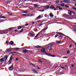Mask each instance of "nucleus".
<instances>
[{
	"instance_id": "nucleus-63",
	"label": "nucleus",
	"mask_w": 76,
	"mask_h": 76,
	"mask_svg": "<svg viewBox=\"0 0 76 76\" xmlns=\"http://www.w3.org/2000/svg\"><path fill=\"white\" fill-rule=\"evenodd\" d=\"M12 13H10V14L9 15V16H12Z\"/></svg>"
},
{
	"instance_id": "nucleus-25",
	"label": "nucleus",
	"mask_w": 76,
	"mask_h": 76,
	"mask_svg": "<svg viewBox=\"0 0 76 76\" xmlns=\"http://www.w3.org/2000/svg\"><path fill=\"white\" fill-rule=\"evenodd\" d=\"M42 25H44V24H39V25H38V27H41V26H42Z\"/></svg>"
},
{
	"instance_id": "nucleus-1",
	"label": "nucleus",
	"mask_w": 76,
	"mask_h": 76,
	"mask_svg": "<svg viewBox=\"0 0 76 76\" xmlns=\"http://www.w3.org/2000/svg\"><path fill=\"white\" fill-rule=\"evenodd\" d=\"M28 35L31 37H34L35 36V33H34V32L32 31H31L30 33H29Z\"/></svg>"
},
{
	"instance_id": "nucleus-24",
	"label": "nucleus",
	"mask_w": 76,
	"mask_h": 76,
	"mask_svg": "<svg viewBox=\"0 0 76 76\" xmlns=\"http://www.w3.org/2000/svg\"><path fill=\"white\" fill-rule=\"evenodd\" d=\"M27 16H32L33 15L31 14H27Z\"/></svg>"
},
{
	"instance_id": "nucleus-53",
	"label": "nucleus",
	"mask_w": 76,
	"mask_h": 76,
	"mask_svg": "<svg viewBox=\"0 0 76 76\" xmlns=\"http://www.w3.org/2000/svg\"><path fill=\"white\" fill-rule=\"evenodd\" d=\"M67 58V57L66 56L64 57H62V58Z\"/></svg>"
},
{
	"instance_id": "nucleus-14",
	"label": "nucleus",
	"mask_w": 76,
	"mask_h": 76,
	"mask_svg": "<svg viewBox=\"0 0 76 76\" xmlns=\"http://www.w3.org/2000/svg\"><path fill=\"white\" fill-rule=\"evenodd\" d=\"M50 6L49 5H47L46 6H45V8H44V9H49L50 8Z\"/></svg>"
},
{
	"instance_id": "nucleus-35",
	"label": "nucleus",
	"mask_w": 76,
	"mask_h": 76,
	"mask_svg": "<svg viewBox=\"0 0 76 76\" xmlns=\"http://www.w3.org/2000/svg\"><path fill=\"white\" fill-rule=\"evenodd\" d=\"M75 18L74 17H72V18H68L69 19H73Z\"/></svg>"
},
{
	"instance_id": "nucleus-5",
	"label": "nucleus",
	"mask_w": 76,
	"mask_h": 76,
	"mask_svg": "<svg viewBox=\"0 0 76 76\" xmlns=\"http://www.w3.org/2000/svg\"><path fill=\"white\" fill-rule=\"evenodd\" d=\"M13 64H12L11 66L9 67V70H12L13 69Z\"/></svg>"
},
{
	"instance_id": "nucleus-64",
	"label": "nucleus",
	"mask_w": 76,
	"mask_h": 76,
	"mask_svg": "<svg viewBox=\"0 0 76 76\" xmlns=\"http://www.w3.org/2000/svg\"><path fill=\"white\" fill-rule=\"evenodd\" d=\"M34 73H37V71H34Z\"/></svg>"
},
{
	"instance_id": "nucleus-15",
	"label": "nucleus",
	"mask_w": 76,
	"mask_h": 76,
	"mask_svg": "<svg viewBox=\"0 0 76 76\" xmlns=\"http://www.w3.org/2000/svg\"><path fill=\"white\" fill-rule=\"evenodd\" d=\"M47 48L48 49V50H52V47H51V46H49Z\"/></svg>"
},
{
	"instance_id": "nucleus-17",
	"label": "nucleus",
	"mask_w": 76,
	"mask_h": 76,
	"mask_svg": "<svg viewBox=\"0 0 76 76\" xmlns=\"http://www.w3.org/2000/svg\"><path fill=\"white\" fill-rule=\"evenodd\" d=\"M70 11H72L70 10H68V12H68V13L69 14V15H72V12H70Z\"/></svg>"
},
{
	"instance_id": "nucleus-22",
	"label": "nucleus",
	"mask_w": 76,
	"mask_h": 76,
	"mask_svg": "<svg viewBox=\"0 0 76 76\" xmlns=\"http://www.w3.org/2000/svg\"><path fill=\"white\" fill-rule=\"evenodd\" d=\"M58 39H63V37L60 36L58 37Z\"/></svg>"
},
{
	"instance_id": "nucleus-42",
	"label": "nucleus",
	"mask_w": 76,
	"mask_h": 76,
	"mask_svg": "<svg viewBox=\"0 0 76 76\" xmlns=\"http://www.w3.org/2000/svg\"><path fill=\"white\" fill-rule=\"evenodd\" d=\"M38 62H39V63L40 62V63H42V61L41 60H40V59H39L38 61Z\"/></svg>"
},
{
	"instance_id": "nucleus-61",
	"label": "nucleus",
	"mask_w": 76,
	"mask_h": 76,
	"mask_svg": "<svg viewBox=\"0 0 76 76\" xmlns=\"http://www.w3.org/2000/svg\"><path fill=\"white\" fill-rule=\"evenodd\" d=\"M9 41H6V43L7 44H8V43H9Z\"/></svg>"
},
{
	"instance_id": "nucleus-59",
	"label": "nucleus",
	"mask_w": 76,
	"mask_h": 76,
	"mask_svg": "<svg viewBox=\"0 0 76 76\" xmlns=\"http://www.w3.org/2000/svg\"><path fill=\"white\" fill-rule=\"evenodd\" d=\"M14 54V52H10V54Z\"/></svg>"
},
{
	"instance_id": "nucleus-34",
	"label": "nucleus",
	"mask_w": 76,
	"mask_h": 76,
	"mask_svg": "<svg viewBox=\"0 0 76 76\" xmlns=\"http://www.w3.org/2000/svg\"><path fill=\"white\" fill-rule=\"evenodd\" d=\"M65 7H66L67 8H69V6L67 5H65Z\"/></svg>"
},
{
	"instance_id": "nucleus-28",
	"label": "nucleus",
	"mask_w": 76,
	"mask_h": 76,
	"mask_svg": "<svg viewBox=\"0 0 76 76\" xmlns=\"http://www.w3.org/2000/svg\"><path fill=\"white\" fill-rule=\"evenodd\" d=\"M32 1L33 3H34V2H38V1H37V0H32Z\"/></svg>"
},
{
	"instance_id": "nucleus-49",
	"label": "nucleus",
	"mask_w": 76,
	"mask_h": 76,
	"mask_svg": "<svg viewBox=\"0 0 76 76\" xmlns=\"http://www.w3.org/2000/svg\"><path fill=\"white\" fill-rule=\"evenodd\" d=\"M12 61H11L10 62V61H8V62L9 63V64H11V63H12Z\"/></svg>"
},
{
	"instance_id": "nucleus-39",
	"label": "nucleus",
	"mask_w": 76,
	"mask_h": 76,
	"mask_svg": "<svg viewBox=\"0 0 76 76\" xmlns=\"http://www.w3.org/2000/svg\"><path fill=\"white\" fill-rule=\"evenodd\" d=\"M27 2L28 3H29V1H32V0H27Z\"/></svg>"
},
{
	"instance_id": "nucleus-36",
	"label": "nucleus",
	"mask_w": 76,
	"mask_h": 76,
	"mask_svg": "<svg viewBox=\"0 0 76 76\" xmlns=\"http://www.w3.org/2000/svg\"><path fill=\"white\" fill-rule=\"evenodd\" d=\"M70 12H72V14H73V15H75V12H73V11H70Z\"/></svg>"
},
{
	"instance_id": "nucleus-38",
	"label": "nucleus",
	"mask_w": 76,
	"mask_h": 76,
	"mask_svg": "<svg viewBox=\"0 0 76 76\" xmlns=\"http://www.w3.org/2000/svg\"><path fill=\"white\" fill-rule=\"evenodd\" d=\"M23 31V29H22L20 31L19 33H21V32H22Z\"/></svg>"
},
{
	"instance_id": "nucleus-37",
	"label": "nucleus",
	"mask_w": 76,
	"mask_h": 76,
	"mask_svg": "<svg viewBox=\"0 0 76 76\" xmlns=\"http://www.w3.org/2000/svg\"><path fill=\"white\" fill-rule=\"evenodd\" d=\"M2 31H1V34H4V32H2Z\"/></svg>"
},
{
	"instance_id": "nucleus-7",
	"label": "nucleus",
	"mask_w": 76,
	"mask_h": 76,
	"mask_svg": "<svg viewBox=\"0 0 76 76\" xmlns=\"http://www.w3.org/2000/svg\"><path fill=\"white\" fill-rule=\"evenodd\" d=\"M9 31V30L8 29L7 30H5L4 31H2V32H4V34H7L8 33V31Z\"/></svg>"
},
{
	"instance_id": "nucleus-54",
	"label": "nucleus",
	"mask_w": 76,
	"mask_h": 76,
	"mask_svg": "<svg viewBox=\"0 0 76 76\" xmlns=\"http://www.w3.org/2000/svg\"><path fill=\"white\" fill-rule=\"evenodd\" d=\"M4 20H1V22H3V21H4Z\"/></svg>"
},
{
	"instance_id": "nucleus-57",
	"label": "nucleus",
	"mask_w": 76,
	"mask_h": 76,
	"mask_svg": "<svg viewBox=\"0 0 76 76\" xmlns=\"http://www.w3.org/2000/svg\"><path fill=\"white\" fill-rule=\"evenodd\" d=\"M71 66H72V67H73V66H75V65H74V64H72Z\"/></svg>"
},
{
	"instance_id": "nucleus-6",
	"label": "nucleus",
	"mask_w": 76,
	"mask_h": 76,
	"mask_svg": "<svg viewBox=\"0 0 76 76\" xmlns=\"http://www.w3.org/2000/svg\"><path fill=\"white\" fill-rule=\"evenodd\" d=\"M56 34H58V35H63L64 36L66 37V35H64V34L62 33L61 32H56Z\"/></svg>"
},
{
	"instance_id": "nucleus-45",
	"label": "nucleus",
	"mask_w": 76,
	"mask_h": 76,
	"mask_svg": "<svg viewBox=\"0 0 76 76\" xmlns=\"http://www.w3.org/2000/svg\"><path fill=\"white\" fill-rule=\"evenodd\" d=\"M1 18H4V19H6V18L4 16H1Z\"/></svg>"
},
{
	"instance_id": "nucleus-3",
	"label": "nucleus",
	"mask_w": 76,
	"mask_h": 76,
	"mask_svg": "<svg viewBox=\"0 0 76 76\" xmlns=\"http://www.w3.org/2000/svg\"><path fill=\"white\" fill-rule=\"evenodd\" d=\"M45 54L47 55V56H50V57H55V56L54 55H52L50 53H46Z\"/></svg>"
},
{
	"instance_id": "nucleus-2",
	"label": "nucleus",
	"mask_w": 76,
	"mask_h": 76,
	"mask_svg": "<svg viewBox=\"0 0 76 76\" xmlns=\"http://www.w3.org/2000/svg\"><path fill=\"white\" fill-rule=\"evenodd\" d=\"M40 51L42 53H45V54L47 53L46 52V51L45 50V48H42V49H41Z\"/></svg>"
},
{
	"instance_id": "nucleus-31",
	"label": "nucleus",
	"mask_w": 76,
	"mask_h": 76,
	"mask_svg": "<svg viewBox=\"0 0 76 76\" xmlns=\"http://www.w3.org/2000/svg\"><path fill=\"white\" fill-rule=\"evenodd\" d=\"M56 42L57 43V44H60V41H56Z\"/></svg>"
},
{
	"instance_id": "nucleus-16",
	"label": "nucleus",
	"mask_w": 76,
	"mask_h": 76,
	"mask_svg": "<svg viewBox=\"0 0 76 76\" xmlns=\"http://www.w3.org/2000/svg\"><path fill=\"white\" fill-rule=\"evenodd\" d=\"M42 48V47L40 46H38V45L35 46V48Z\"/></svg>"
},
{
	"instance_id": "nucleus-33",
	"label": "nucleus",
	"mask_w": 76,
	"mask_h": 76,
	"mask_svg": "<svg viewBox=\"0 0 76 76\" xmlns=\"http://www.w3.org/2000/svg\"><path fill=\"white\" fill-rule=\"evenodd\" d=\"M72 9H74L75 10H76V8L75 7H72Z\"/></svg>"
},
{
	"instance_id": "nucleus-20",
	"label": "nucleus",
	"mask_w": 76,
	"mask_h": 76,
	"mask_svg": "<svg viewBox=\"0 0 76 76\" xmlns=\"http://www.w3.org/2000/svg\"><path fill=\"white\" fill-rule=\"evenodd\" d=\"M14 44V42L12 41H10V45H13V44Z\"/></svg>"
},
{
	"instance_id": "nucleus-52",
	"label": "nucleus",
	"mask_w": 76,
	"mask_h": 76,
	"mask_svg": "<svg viewBox=\"0 0 76 76\" xmlns=\"http://www.w3.org/2000/svg\"><path fill=\"white\" fill-rule=\"evenodd\" d=\"M31 64L33 66V67H36V66H35V65H34V64Z\"/></svg>"
},
{
	"instance_id": "nucleus-55",
	"label": "nucleus",
	"mask_w": 76,
	"mask_h": 76,
	"mask_svg": "<svg viewBox=\"0 0 76 76\" xmlns=\"http://www.w3.org/2000/svg\"><path fill=\"white\" fill-rule=\"evenodd\" d=\"M58 9L59 10H62L63 9V8H59Z\"/></svg>"
},
{
	"instance_id": "nucleus-13",
	"label": "nucleus",
	"mask_w": 76,
	"mask_h": 76,
	"mask_svg": "<svg viewBox=\"0 0 76 76\" xmlns=\"http://www.w3.org/2000/svg\"><path fill=\"white\" fill-rule=\"evenodd\" d=\"M28 52V50L25 49L23 50V53L24 54H26Z\"/></svg>"
},
{
	"instance_id": "nucleus-60",
	"label": "nucleus",
	"mask_w": 76,
	"mask_h": 76,
	"mask_svg": "<svg viewBox=\"0 0 76 76\" xmlns=\"http://www.w3.org/2000/svg\"><path fill=\"white\" fill-rule=\"evenodd\" d=\"M74 31H76V28H75V27H74Z\"/></svg>"
},
{
	"instance_id": "nucleus-48",
	"label": "nucleus",
	"mask_w": 76,
	"mask_h": 76,
	"mask_svg": "<svg viewBox=\"0 0 76 76\" xmlns=\"http://www.w3.org/2000/svg\"><path fill=\"white\" fill-rule=\"evenodd\" d=\"M22 15L23 16H27V14H22Z\"/></svg>"
},
{
	"instance_id": "nucleus-56",
	"label": "nucleus",
	"mask_w": 76,
	"mask_h": 76,
	"mask_svg": "<svg viewBox=\"0 0 76 76\" xmlns=\"http://www.w3.org/2000/svg\"><path fill=\"white\" fill-rule=\"evenodd\" d=\"M18 59L19 58H16V61H18Z\"/></svg>"
},
{
	"instance_id": "nucleus-12",
	"label": "nucleus",
	"mask_w": 76,
	"mask_h": 76,
	"mask_svg": "<svg viewBox=\"0 0 76 76\" xmlns=\"http://www.w3.org/2000/svg\"><path fill=\"white\" fill-rule=\"evenodd\" d=\"M41 32H42V31H40L38 33V34H37V35H36V36L35 37V38H37V37H38L39 36V34H40V33H41Z\"/></svg>"
},
{
	"instance_id": "nucleus-11",
	"label": "nucleus",
	"mask_w": 76,
	"mask_h": 76,
	"mask_svg": "<svg viewBox=\"0 0 76 76\" xmlns=\"http://www.w3.org/2000/svg\"><path fill=\"white\" fill-rule=\"evenodd\" d=\"M54 42H52L51 43L48 44V45H50L51 47H52V46H53V45H54Z\"/></svg>"
},
{
	"instance_id": "nucleus-32",
	"label": "nucleus",
	"mask_w": 76,
	"mask_h": 76,
	"mask_svg": "<svg viewBox=\"0 0 76 76\" xmlns=\"http://www.w3.org/2000/svg\"><path fill=\"white\" fill-rule=\"evenodd\" d=\"M34 7H37V4H34Z\"/></svg>"
},
{
	"instance_id": "nucleus-26",
	"label": "nucleus",
	"mask_w": 76,
	"mask_h": 76,
	"mask_svg": "<svg viewBox=\"0 0 76 76\" xmlns=\"http://www.w3.org/2000/svg\"><path fill=\"white\" fill-rule=\"evenodd\" d=\"M12 58H13V56H11L10 57V60H9V61H11L12 60Z\"/></svg>"
},
{
	"instance_id": "nucleus-29",
	"label": "nucleus",
	"mask_w": 76,
	"mask_h": 76,
	"mask_svg": "<svg viewBox=\"0 0 76 76\" xmlns=\"http://www.w3.org/2000/svg\"><path fill=\"white\" fill-rule=\"evenodd\" d=\"M61 7H63L65 5V4L63 3H62L61 4Z\"/></svg>"
},
{
	"instance_id": "nucleus-10",
	"label": "nucleus",
	"mask_w": 76,
	"mask_h": 76,
	"mask_svg": "<svg viewBox=\"0 0 76 76\" xmlns=\"http://www.w3.org/2000/svg\"><path fill=\"white\" fill-rule=\"evenodd\" d=\"M50 8L51 9H55V7L53 6V5H51Z\"/></svg>"
},
{
	"instance_id": "nucleus-4",
	"label": "nucleus",
	"mask_w": 76,
	"mask_h": 76,
	"mask_svg": "<svg viewBox=\"0 0 76 76\" xmlns=\"http://www.w3.org/2000/svg\"><path fill=\"white\" fill-rule=\"evenodd\" d=\"M64 1L66 3H71L70 0H64Z\"/></svg>"
},
{
	"instance_id": "nucleus-41",
	"label": "nucleus",
	"mask_w": 76,
	"mask_h": 76,
	"mask_svg": "<svg viewBox=\"0 0 76 76\" xmlns=\"http://www.w3.org/2000/svg\"><path fill=\"white\" fill-rule=\"evenodd\" d=\"M28 12V11H23L22 12V13H26Z\"/></svg>"
},
{
	"instance_id": "nucleus-21",
	"label": "nucleus",
	"mask_w": 76,
	"mask_h": 76,
	"mask_svg": "<svg viewBox=\"0 0 76 76\" xmlns=\"http://www.w3.org/2000/svg\"><path fill=\"white\" fill-rule=\"evenodd\" d=\"M9 2H11V1H10V0H7L6 1L5 3H6V4H7V3H9Z\"/></svg>"
},
{
	"instance_id": "nucleus-8",
	"label": "nucleus",
	"mask_w": 76,
	"mask_h": 76,
	"mask_svg": "<svg viewBox=\"0 0 76 76\" xmlns=\"http://www.w3.org/2000/svg\"><path fill=\"white\" fill-rule=\"evenodd\" d=\"M12 50L10 48L7 49L5 51V52L7 53V52H10V51H11Z\"/></svg>"
},
{
	"instance_id": "nucleus-47",
	"label": "nucleus",
	"mask_w": 76,
	"mask_h": 76,
	"mask_svg": "<svg viewBox=\"0 0 76 76\" xmlns=\"http://www.w3.org/2000/svg\"><path fill=\"white\" fill-rule=\"evenodd\" d=\"M29 25L28 23H27V24H26V25H24V26H28V25Z\"/></svg>"
},
{
	"instance_id": "nucleus-23",
	"label": "nucleus",
	"mask_w": 76,
	"mask_h": 76,
	"mask_svg": "<svg viewBox=\"0 0 76 76\" xmlns=\"http://www.w3.org/2000/svg\"><path fill=\"white\" fill-rule=\"evenodd\" d=\"M49 16H50V17H53V16H53V13H50V14L49 15Z\"/></svg>"
},
{
	"instance_id": "nucleus-51",
	"label": "nucleus",
	"mask_w": 76,
	"mask_h": 76,
	"mask_svg": "<svg viewBox=\"0 0 76 76\" xmlns=\"http://www.w3.org/2000/svg\"><path fill=\"white\" fill-rule=\"evenodd\" d=\"M12 29H13V28H9V30L10 31H11V30H12Z\"/></svg>"
},
{
	"instance_id": "nucleus-58",
	"label": "nucleus",
	"mask_w": 76,
	"mask_h": 76,
	"mask_svg": "<svg viewBox=\"0 0 76 76\" xmlns=\"http://www.w3.org/2000/svg\"><path fill=\"white\" fill-rule=\"evenodd\" d=\"M14 31L17 32H18V30L17 29L15 30Z\"/></svg>"
},
{
	"instance_id": "nucleus-18",
	"label": "nucleus",
	"mask_w": 76,
	"mask_h": 76,
	"mask_svg": "<svg viewBox=\"0 0 76 76\" xmlns=\"http://www.w3.org/2000/svg\"><path fill=\"white\" fill-rule=\"evenodd\" d=\"M7 55L4 56V59H5V61H6V60H7Z\"/></svg>"
},
{
	"instance_id": "nucleus-46",
	"label": "nucleus",
	"mask_w": 76,
	"mask_h": 76,
	"mask_svg": "<svg viewBox=\"0 0 76 76\" xmlns=\"http://www.w3.org/2000/svg\"><path fill=\"white\" fill-rule=\"evenodd\" d=\"M56 3L57 4L59 3V1H58V0L56 1Z\"/></svg>"
},
{
	"instance_id": "nucleus-30",
	"label": "nucleus",
	"mask_w": 76,
	"mask_h": 76,
	"mask_svg": "<svg viewBox=\"0 0 76 76\" xmlns=\"http://www.w3.org/2000/svg\"><path fill=\"white\" fill-rule=\"evenodd\" d=\"M60 67L61 68V69H64L65 70H66V67H65L62 66H61Z\"/></svg>"
},
{
	"instance_id": "nucleus-62",
	"label": "nucleus",
	"mask_w": 76,
	"mask_h": 76,
	"mask_svg": "<svg viewBox=\"0 0 76 76\" xmlns=\"http://www.w3.org/2000/svg\"><path fill=\"white\" fill-rule=\"evenodd\" d=\"M44 32H45V31H42V32L41 34H43V33H44Z\"/></svg>"
},
{
	"instance_id": "nucleus-19",
	"label": "nucleus",
	"mask_w": 76,
	"mask_h": 76,
	"mask_svg": "<svg viewBox=\"0 0 76 76\" xmlns=\"http://www.w3.org/2000/svg\"><path fill=\"white\" fill-rule=\"evenodd\" d=\"M4 61V60L3 59V58H2L0 59V61L1 62H2V61L3 62V61Z\"/></svg>"
},
{
	"instance_id": "nucleus-50",
	"label": "nucleus",
	"mask_w": 76,
	"mask_h": 76,
	"mask_svg": "<svg viewBox=\"0 0 76 76\" xmlns=\"http://www.w3.org/2000/svg\"><path fill=\"white\" fill-rule=\"evenodd\" d=\"M67 54H69V53H70V51H69V50L67 51Z\"/></svg>"
},
{
	"instance_id": "nucleus-44",
	"label": "nucleus",
	"mask_w": 76,
	"mask_h": 76,
	"mask_svg": "<svg viewBox=\"0 0 76 76\" xmlns=\"http://www.w3.org/2000/svg\"><path fill=\"white\" fill-rule=\"evenodd\" d=\"M58 36V34H56L55 36V38H57V37Z\"/></svg>"
},
{
	"instance_id": "nucleus-43",
	"label": "nucleus",
	"mask_w": 76,
	"mask_h": 76,
	"mask_svg": "<svg viewBox=\"0 0 76 76\" xmlns=\"http://www.w3.org/2000/svg\"><path fill=\"white\" fill-rule=\"evenodd\" d=\"M15 50H20V48H15Z\"/></svg>"
},
{
	"instance_id": "nucleus-40",
	"label": "nucleus",
	"mask_w": 76,
	"mask_h": 76,
	"mask_svg": "<svg viewBox=\"0 0 76 76\" xmlns=\"http://www.w3.org/2000/svg\"><path fill=\"white\" fill-rule=\"evenodd\" d=\"M13 73L14 74H16V70H14V72H13Z\"/></svg>"
},
{
	"instance_id": "nucleus-27",
	"label": "nucleus",
	"mask_w": 76,
	"mask_h": 76,
	"mask_svg": "<svg viewBox=\"0 0 76 76\" xmlns=\"http://www.w3.org/2000/svg\"><path fill=\"white\" fill-rule=\"evenodd\" d=\"M22 28V26H20L18 27V28H17V30H19V29H21Z\"/></svg>"
},
{
	"instance_id": "nucleus-9",
	"label": "nucleus",
	"mask_w": 76,
	"mask_h": 76,
	"mask_svg": "<svg viewBox=\"0 0 76 76\" xmlns=\"http://www.w3.org/2000/svg\"><path fill=\"white\" fill-rule=\"evenodd\" d=\"M42 17V16L41 15H39L38 17H37V18L35 19L36 20H38V19H39Z\"/></svg>"
}]
</instances>
